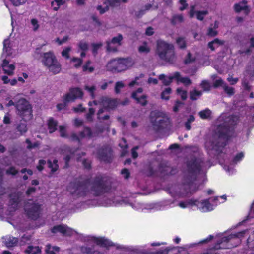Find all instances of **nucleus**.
I'll list each match as a JSON object with an SVG mask.
<instances>
[{
    "mask_svg": "<svg viewBox=\"0 0 254 254\" xmlns=\"http://www.w3.org/2000/svg\"><path fill=\"white\" fill-rule=\"evenodd\" d=\"M237 119L235 117H230L227 114H222L218 118V121L220 123L218 126L215 138H218L219 140L216 144L214 142L207 141L205 147L208 151H215L218 152L220 147H223L224 142L228 139L231 134L230 126L235 124Z\"/></svg>",
    "mask_w": 254,
    "mask_h": 254,
    "instance_id": "obj_1",
    "label": "nucleus"
},
{
    "mask_svg": "<svg viewBox=\"0 0 254 254\" xmlns=\"http://www.w3.org/2000/svg\"><path fill=\"white\" fill-rule=\"evenodd\" d=\"M246 232V231L239 232L227 231L224 233L218 234L215 236L209 235L207 238L202 240L200 243H207L212 239L217 243L213 247V250H211L209 253L204 254H218V253L215 252L217 250L236 246L237 244L240 242L241 238Z\"/></svg>",
    "mask_w": 254,
    "mask_h": 254,
    "instance_id": "obj_2",
    "label": "nucleus"
},
{
    "mask_svg": "<svg viewBox=\"0 0 254 254\" xmlns=\"http://www.w3.org/2000/svg\"><path fill=\"white\" fill-rule=\"evenodd\" d=\"M6 107L15 106L17 114L22 120L25 122L30 121L32 118V108L28 102L23 98L18 99L14 97L10 99L9 97L5 99L4 102Z\"/></svg>",
    "mask_w": 254,
    "mask_h": 254,
    "instance_id": "obj_3",
    "label": "nucleus"
},
{
    "mask_svg": "<svg viewBox=\"0 0 254 254\" xmlns=\"http://www.w3.org/2000/svg\"><path fill=\"white\" fill-rule=\"evenodd\" d=\"M226 200V195L207 199H195L194 206L202 212H207L213 210L218 204L224 202Z\"/></svg>",
    "mask_w": 254,
    "mask_h": 254,
    "instance_id": "obj_4",
    "label": "nucleus"
},
{
    "mask_svg": "<svg viewBox=\"0 0 254 254\" xmlns=\"http://www.w3.org/2000/svg\"><path fill=\"white\" fill-rule=\"evenodd\" d=\"M173 203V201L166 200L162 202L149 204H144L138 202H135L131 206L133 208L139 211H142L144 209H146L153 211H157L165 210L173 207H174Z\"/></svg>",
    "mask_w": 254,
    "mask_h": 254,
    "instance_id": "obj_5",
    "label": "nucleus"
},
{
    "mask_svg": "<svg viewBox=\"0 0 254 254\" xmlns=\"http://www.w3.org/2000/svg\"><path fill=\"white\" fill-rule=\"evenodd\" d=\"M10 41L8 39H5L3 41V52L1 55V58L3 59L1 64V67L4 73L9 76L14 74L15 65L13 64H10L5 58L11 54V48L9 47Z\"/></svg>",
    "mask_w": 254,
    "mask_h": 254,
    "instance_id": "obj_6",
    "label": "nucleus"
},
{
    "mask_svg": "<svg viewBox=\"0 0 254 254\" xmlns=\"http://www.w3.org/2000/svg\"><path fill=\"white\" fill-rule=\"evenodd\" d=\"M157 53L162 60L171 62L174 58V47L172 44L159 40L157 42Z\"/></svg>",
    "mask_w": 254,
    "mask_h": 254,
    "instance_id": "obj_7",
    "label": "nucleus"
},
{
    "mask_svg": "<svg viewBox=\"0 0 254 254\" xmlns=\"http://www.w3.org/2000/svg\"><path fill=\"white\" fill-rule=\"evenodd\" d=\"M42 62L49 70L53 74L59 73L61 70V65L57 60L55 55L51 52L43 54Z\"/></svg>",
    "mask_w": 254,
    "mask_h": 254,
    "instance_id": "obj_8",
    "label": "nucleus"
},
{
    "mask_svg": "<svg viewBox=\"0 0 254 254\" xmlns=\"http://www.w3.org/2000/svg\"><path fill=\"white\" fill-rule=\"evenodd\" d=\"M150 120L153 127L155 129L165 127L169 122L168 118L163 113L157 111L151 112Z\"/></svg>",
    "mask_w": 254,
    "mask_h": 254,
    "instance_id": "obj_9",
    "label": "nucleus"
},
{
    "mask_svg": "<svg viewBox=\"0 0 254 254\" xmlns=\"http://www.w3.org/2000/svg\"><path fill=\"white\" fill-rule=\"evenodd\" d=\"M95 105L99 106V111L98 113V116L99 119H107L108 118V116L105 115L102 116V114L104 112V110H107L108 109H111L117 106V102L114 100H110L107 97L103 98L102 100L99 102V104L97 105L96 101L93 102Z\"/></svg>",
    "mask_w": 254,
    "mask_h": 254,
    "instance_id": "obj_10",
    "label": "nucleus"
},
{
    "mask_svg": "<svg viewBox=\"0 0 254 254\" xmlns=\"http://www.w3.org/2000/svg\"><path fill=\"white\" fill-rule=\"evenodd\" d=\"M51 232L53 233H60L64 236H71L76 233L75 231L64 224L55 226L52 228Z\"/></svg>",
    "mask_w": 254,
    "mask_h": 254,
    "instance_id": "obj_11",
    "label": "nucleus"
},
{
    "mask_svg": "<svg viewBox=\"0 0 254 254\" xmlns=\"http://www.w3.org/2000/svg\"><path fill=\"white\" fill-rule=\"evenodd\" d=\"M68 190L72 194L78 197L86 195L87 192V188L84 185L74 184Z\"/></svg>",
    "mask_w": 254,
    "mask_h": 254,
    "instance_id": "obj_12",
    "label": "nucleus"
},
{
    "mask_svg": "<svg viewBox=\"0 0 254 254\" xmlns=\"http://www.w3.org/2000/svg\"><path fill=\"white\" fill-rule=\"evenodd\" d=\"M134 62L131 59H118L117 72H121L127 70L132 66Z\"/></svg>",
    "mask_w": 254,
    "mask_h": 254,
    "instance_id": "obj_13",
    "label": "nucleus"
},
{
    "mask_svg": "<svg viewBox=\"0 0 254 254\" xmlns=\"http://www.w3.org/2000/svg\"><path fill=\"white\" fill-rule=\"evenodd\" d=\"M83 95V92L79 88H73L70 89L69 92L64 95L65 102H73L76 99L81 98Z\"/></svg>",
    "mask_w": 254,
    "mask_h": 254,
    "instance_id": "obj_14",
    "label": "nucleus"
},
{
    "mask_svg": "<svg viewBox=\"0 0 254 254\" xmlns=\"http://www.w3.org/2000/svg\"><path fill=\"white\" fill-rule=\"evenodd\" d=\"M125 203L124 201L120 197H116L114 200H111L107 198L103 199V202L100 204V205L105 207L117 206L123 205Z\"/></svg>",
    "mask_w": 254,
    "mask_h": 254,
    "instance_id": "obj_15",
    "label": "nucleus"
},
{
    "mask_svg": "<svg viewBox=\"0 0 254 254\" xmlns=\"http://www.w3.org/2000/svg\"><path fill=\"white\" fill-rule=\"evenodd\" d=\"M123 37L119 34L114 37L110 42H107V50L109 51H116L118 47L121 44Z\"/></svg>",
    "mask_w": 254,
    "mask_h": 254,
    "instance_id": "obj_16",
    "label": "nucleus"
},
{
    "mask_svg": "<svg viewBox=\"0 0 254 254\" xmlns=\"http://www.w3.org/2000/svg\"><path fill=\"white\" fill-rule=\"evenodd\" d=\"M29 205L26 204L25 206V210L27 211V214L29 217L32 219H36L39 214L40 210V205L34 203L31 204L30 208H29Z\"/></svg>",
    "mask_w": 254,
    "mask_h": 254,
    "instance_id": "obj_17",
    "label": "nucleus"
},
{
    "mask_svg": "<svg viewBox=\"0 0 254 254\" xmlns=\"http://www.w3.org/2000/svg\"><path fill=\"white\" fill-rule=\"evenodd\" d=\"M208 12L206 10L203 11H197L196 9V6H193L191 7L189 14L190 17H196L197 19L202 20L207 14Z\"/></svg>",
    "mask_w": 254,
    "mask_h": 254,
    "instance_id": "obj_18",
    "label": "nucleus"
},
{
    "mask_svg": "<svg viewBox=\"0 0 254 254\" xmlns=\"http://www.w3.org/2000/svg\"><path fill=\"white\" fill-rule=\"evenodd\" d=\"M91 240L95 244L104 247H108L113 245L112 242L104 237H91Z\"/></svg>",
    "mask_w": 254,
    "mask_h": 254,
    "instance_id": "obj_19",
    "label": "nucleus"
},
{
    "mask_svg": "<svg viewBox=\"0 0 254 254\" xmlns=\"http://www.w3.org/2000/svg\"><path fill=\"white\" fill-rule=\"evenodd\" d=\"M142 89L139 88L138 90L132 93V97L138 103L142 105H145L146 104V97L145 95L142 94Z\"/></svg>",
    "mask_w": 254,
    "mask_h": 254,
    "instance_id": "obj_20",
    "label": "nucleus"
},
{
    "mask_svg": "<svg viewBox=\"0 0 254 254\" xmlns=\"http://www.w3.org/2000/svg\"><path fill=\"white\" fill-rule=\"evenodd\" d=\"M1 80L3 84H10L11 86H15L17 83V81L23 83L25 82L24 79L22 77H18L17 80L15 78L10 79L6 75H3L1 76Z\"/></svg>",
    "mask_w": 254,
    "mask_h": 254,
    "instance_id": "obj_21",
    "label": "nucleus"
},
{
    "mask_svg": "<svg viewBox=\"0 0 254 254\" xmlns=\"http://www.w3.org/2000/svg\"><path fill=\"white\" fill-rule=\"evenodd\" d=\"M126 0H106L107 2H105V5L103 7L99 5L97 7V9L101 13H103L108 9L109 5H115V3L117 2H125Z\"/></svg>",
    "mask_w": 254,
    "mask_h": 254,
    "instance_id": "obj_22",
    "label": "nucleus"
},
{
    "mask_svg": "<svg viewBox=\"0 0 254 254\" xmlns=\"http://www.w3.org/2000/svg\"><path fill=\"white\" fill-rule=\"evenodd\" d=\"M190 167L192 171L196 172L206 169L207 166L203 161L197 160H195Z\"/></svg>",
    "mask_w": 254,
    "mask_h": 254,
    "instance_id": "obj_23",
    "label": "nucleus"
},
{
    "mask_svg": "<svg viewBox=\"0 0 254 254\" xmlns=\"http://www.w3.org/2000/svg\"><path fill=\"white\" fill-rule=\"evenodd\" d=\"M174 77H175V80L177 83H182L185 85H189L191 83V80L187 77H182L181 76L179 72L174 73Z\"/></svg>",
    "mask_w": 254,
    "mask_h": 254,
    "instance_id": "obj_24",
    "label": "nucleus"
},
{
    "mask_svg": "<svg viewBox=\"0 0 254 254\" xmlns=\"http://www.w3.org/2000/svg\"><path fill=\"white\" fill-rule=\"evenodd\" d=\"M3 239L5 245L8 248L14 247L18 242L17 238L13 237L6 236Z\"/></svg>",
    "mask_w": 254,
    "mask_h": 254,
    "instance_id": "obj_25",
    "label": "nucleus"
},
{
    "mask_svg": "<svg viewBox=\"0 0 254 254\" xmlns=\"http://www.w3.org/2000/svg\"><path fill=\"white\" fill-rule=\"evenodd\" d=\"M224 41L221 40L218 38L215 39L214 40L209 42L208 43V47L212 51H214L218 48L219 46L223 45Z\"/></svg>",
    "mask_w": 254,
    "mask_h": 254,
    "instance_id": "obj_26",
    "label": "nucleus"
},
{
    "mask_svg": "<svg viewBox=\"0 0 254 254\" xmlns=\"http://www.w3.org/2000/svg\"><path fill=\"white\" fill-rule=\"evenodd\" d=\"M248 246L249 249L247 251V254H254V230L253 234L248 239Z\"/></svg>",
    "mask_w": 254,
    "mask_h": 254,
    "instance_id": "obj_27",
    "label": "nucleus"
},
{
    "mask_svg": "<svg viewBox=\"0 0 254 254\" xmlns=\"http://www.w3.org/2000/svg\"><path fill=\"white\" fill-rule=\"evenodd\" d=\"M234 8L236 12L244 11L245 13H248L249 11L246 2L245 1H243L241 2L236 4L235 5Z\"/></svg>",
    "mask_w": 254,
    "mask_h": 254,
    "instance_id": "obj_28",
    "label": "nucleus"
},
{
    "mask_svg": "<svg viewBox=\"0 0 254 254\" xmlns=\"http://www.w3.org/2000/svg\"><path fill=\"white\" fill-rule=\"evenodd\" d=\"M185 189H189L188 191H186L185 192L179 194V195L181 197H184L187 196L189 193H192L195 191V185L193 183H189L188 185L185 186Z\"/></svg>",
    "mask_w": 254,
    "mask_h": 254,
    "instance_id": "obj_29",
    "label": "nucleus"
},
{
    "mask_svg": "<svg viewBox=\"0 0 254 254\" xmlns=\"http://www.w3.org/2000/svg\"><path fill=\"white\" fill-rule=\"evenodd\" d=\"M195 199H192L185 201H180L178 203V206L182 209L187 208L190 207L194 206Z\"/></svg>",
    "mask_w": 254,
    "mask_h": 254,
    "instance_id": "obj_30",
    "label": "nucleus"
},
{
    "mask_svg": "<svg viewBox=\"0 0 254 254\" xmlns=\"http://www.w3.org/2000/svg\"><path fill=\"white\" fill-rule=\"evenodd\" d=\"M159 79L162 81L163 84L167 85L171 83L173 80H175V77H174V73L169 76L161 74L159 76Z\"/></svg>",
    "mask_w": 254,
    "mask_h": 254,
    "instance_id": "obj_31",
    "label": "nucleus"
},
{
    "mask_svg": "<svg viewBox=\"0 0 254 254\" xmlns=\"http://www.w3.org/2000/svg\"><path fill=\"white\" fill-rule=\"evenodd\" d=\"M118 66V59H115L109 61L106 65L107 70L111 71H116Z\"/></svg>",
    "mask_w": 254,
    "mask_h": 254,
    "instance_id": "obj_32",
    "label": "nucleus"
},
{
    "mask_svg": "<svg viewBox=\"0 0 254 254\" xmlns=\"http://www.w3.org/2000/svg\"><path fill=\"white\" fill-rule=\"evenodd\" d=\"M45 252L49 254H57L59 252L60 248L57 246H51L50 244H47L45 247Z\"/></svg>",
    "mask_w": 254,
    "mask_h": 254,
    "instance_id": "obj_33",
    "label": "nucleus"
},
{
    "mask_svg": "<svg viewBox=\"0 0 254 254\" xmlns=\"http://www.w3.org/2000/svg\"><path fill=\"white\" fill-rule=\"evenodd\" d=\"M81 251L82 254H106L105 252H102L99 251H92V250L87 247L83 246L81 248Z\"/></svg>",
    "mask_w": 254,
    "mask_h": 254,
    "instance_id": "obj_34",
    "label": "nucleus"
},
{
    "mask_svg": "<svg viewBox=\"0 0 254 254\" xmlns=\"http://www.w3.org/2000/svg\"><path fill=\"white\" fill-rule=\"evenodd\" d=\"M24 252L25 253L28 254H38L41 253V248L39 246L33 247L32 246H29Z\"/></svg>",
    "mask_w": 254,
    "mask_h": 254,
    "instance_id": "obj_35",
    "label": "nucleus"
},
{
    "mask_svg": "<svg viewBox=\"0 0 254 254\" xmlns=\"http://www.w3.org/2000/svg\"><path fill=\"white\" fill-rule=\"evenodd\" d=\"M47 124L50 133H53L56 130L57 123L53 118H50L48 120Z\"/></svg>",
    "mask_w": 254,
    "mask_h": 254,
    "instance_id": "obj_36",
    "label": "nucleus"
},
{
    "mask_svg": "<svg viewBox=\"0 0 254 254\" xmlns=\"http://www.w3.org/2000/svg\"><path fill=\"white\" fill-rule=\"evenodd\" d=\"M91 191L93 194L99 195L103 191V186L101 184H98L93 188Z\"/></svg>",
    "mask_w": 254,
    "mask_h": 254,
    "instance_id": "obj_37",
    "label": "nucleus"
},
{
    "mask_svg": "<svg viewBox=\"0 0 254 254\" xmlns=\"http://www.w3.org/2000/svg\"><path fill=\"white\" fill-rule=\"evenodd\" d=\"M150 47L146 43H143L138 48V50L141 53H147L150 51Z\"/></svg>",
    "mask_w": 254,
    "mask_h": 254,
    "instance_id": "obj_38",
    "label": "nucleus"
},
{
    "mask_svg": "<svg viewBox=\"0 0 254 254\" xmlns=\"http://www.w3.org/2000/svg\"><path fill=\"white\" fill-rule=\"evenodd\" d=\"M93 136L91 131L89 128H85L84 131L80 135L79 137H76L77 139L82 137Z\"/></svg>",
    "mask_w": 254,
    "mask_h": 254,
    "instance_id": "obj_39",
    "label": "nucleus"
},
{
    "mask_svg": "<svg viewBox=\"0 0 254 254\" xmlns=\"http://www.w3.org/2000/svg\"><path fill=\"white\" fill-rule=\"evenodd\" d=\"M202 95V92L196 90H193L190 92V97L192 100H196L199 98Z\"/></svg>",
    "mask_w": 254,
    "mask_h": 254,
    "instance_id": "obj_40",
    "label": "nucleus"
},
{
    "mask_svg": "<svg viewBox=\"0 0 254 254\" xmlns=\"http://www.w3.org/2000/svg\"><path fill=\"white\" fill-rule=\"evenodd\" d=\"M82 60L80 58H73L71 59V63L76 68L80 67L82 64Z\"/></svg>",
    "mask_w": 254,
    "mask_h": 254,
    "instance_id": "obj_41",
    "label": "nucleus"
},
{
    "mask_svg": "<svg viewBox=\"0 0 254 254\" xmlns=\"http://www.w3.org/2000/svg\"><path fill=\"white\" fill-rule=\"evenodd\" d=\"M171 92V89L169 87L166 88L161 93V98L164 100H168Z\"/></svg>",
    "mask_w": 254,
    "mask_h": 254,
    "instance_id": "obj_42",
    "label": "nucleus"
},
{
    "mask_svg": "<svg viewBox=\"0 0 254 254\" xmlns=\"http://www.w3.org/2000/svg\"><path fill=\"white\" fill-rule=\"evenodd\" d=\"M30 24L31 28L34 31H36L39 28V24L37 19L36 18H32L30 20Z\"/></svg>",
    "mask_w": 254,
    "mask_h": 254,
    "instance_id": "obj_43",
    "label": "nucleus"
},
{
    "mask_svg": "<svg viewBox=\"0 0 254 254\" xmlns=\"http://www.w3.org/2000/svg\"><path fill=\"white\" fill-rule=\"evenodd\" d=\"M244 157V154L243 152H239L237 153L233 159V163L236 164L241 161Z\"/></svg>",
    "mask_w": 254,
    "mask_h": 254,
    "instance_id": "obj_44",
    "label": "nucleus"
},
{
    "mask_svg": "<svg viewBox=\"0 0 254 254\" xmlns=\"http://www.w3.org/2000/svg\"><path fill=\"white\" fill-rule=\"evenodd\" d=\"M64 3L63 0H55L51 3L52 7L54 10H57L59 7Z\"/></svg>",
    "mask_w": 254,
    "mask_h": 254,
    "instance_id": "obj_45",
    "label": "nucleus"
},
{
    "mask_svg": "<svg viewBox=\"0 0 254 254\" xmlns=\"http://www.w3.org/2000/svg\"><path fill=\"white\" fill-rule=\"evenodd\" d=\"M17 129L18 131L22 134L26 133L27 131V125L25 123H21L17 126Z\"/></svg>",
    "mask_w": 254,
    "mask_h": 254,
    "instance_id": "obj_46",
    "label": "nucleus"
},
{
    "mask_svg": "<svg viewBox=\"0 0 254 254\" xmlns=\"http://www.w3.org/2000/svg\"><path fill=\"white\" fill-rule=\"evenodd\" d=\"M211 114V112L209 109H205L199 112V114L202 119L208 118Z\"/></svg>",
    "mask_w": 254,
    "mask_h": 254,
    "instance_id": "obj_47",
    "label": "nucleus"
},
{
    "mask_svg": "<svg viewBox=\"0 0 254 254\" xmlns=\"http://www.w3.org/2000/svg\"><path fill=\"white\" fill-rule=\"evenodd\" d=\"M177 93L179 95L183 100H185L187 97V92L186 90L183 89L182 88H178L177 89Z\"/></svg>",
    "mask_w": 254,
    "mask_h": 254,
    "instance_id": "obj_48",
    "label": "nucleus"
},
{
    "mask_svg": "<svg viewBox=\"0 0 254 254\" xmlns=\"http://www.w3.org/2000/svg\"><path fill=\"white\" fill-rule=\"evenodd\" d=\"M91 62L90 61H88L85 65L83 66V70L84 71H86L88 72H92L94 70V67L90 66Z\"/></svg>",
    "mask_w": 254,
    "mask_h": 254,
    "instance_id": "obj_49",
    "label": "nucleus"
},
{
    "mask_svg": "<svg viewBox=\"0 0 254 254\" xmlns=\"http://www.w3.org/2000/svg\"><path fill=\"white\" fill-rule=\"evenodd\" d=\"M195 120L193 116H190L188 119L187 121L185 123V127L187 130H190L191 129L190 123L193 122Z\"/></svg>",
    "mask_w": 254,
    "mask_h": 254,
    "instance_id": "obj_50",
    "label": "nucleus"
},
{
    "mask_svg": "<svg viewBox=\"0 0 254 254\" xmlns=\"http://www.w3.org/2000/svg\"><path fill=\"white\" fill-rule=\"evenodd\" d=\"M71 50V48L69 47L65 48L62 52V56L66 59L69 58V53Z\"/></svg>",
    "mask_w": 254,
    "mask_h": 254,
    "instance_id": "obj_51",
    "label": "nucleus"
},
{
    "mask_svg": "<svg viewBox=\"0 0 254 254\" xmlns=\"http://www.w3.org/2000/svg\"><path fill=\"white\" fill-rule=\"evenodd\" d=\"M57 163V161L56 160H54L53 161V163H52V162L50 161L48 162L49 167L51 169V171L52 172H54L57 170L58 165Z\"/></svg>",
    "mask_w": 254,
    "mask_h": 254,
    "instance_id": "obj_52",
    "label": "nucleus"
},
{
    "mask_svg": "<svg viewBox=\"0 0 254 254\" xmlns=\"http://www.w3.org/2000/svg\"><path fill=\"white\" fill-rule=\"evenodd\" d=\"M223 168L229 174H232L235 172V169L233 165H231L230 166L225 165L223 166Z\"/></svg>",
    "mask_w": 254,
    "mask_h": 254,
    "instance_id": "obj_53",
    "label": "nucleus"
},
{
    "mask_svg": "<svg viewBox=\"0 0 254 254\" xmlns=\"http://www.w3.org/2000/svg\"><path fill=\"white\" fill-rule=\"evenodd\" d=\"M196 59L195 57L192 56L190 53H188L187 57L185 60V62L186 64H189L193 61H194Z\"/></svg>",
    "mask_w": 254,
    "mask_h": 254,
    "instance_id": "obj_54",
    "label": "nucleus"
},
{
    "mask_svg": "<svg viewBox=\"0 0 254 254\" xmlns=\"http://www.w3.org/2000/svg\"><path fill=\"white\" fill-rule=\"evenodd\" d=\"M70 102H65L64 100V96L63 97V103H59L57 105V108L59 111L62 110V109H64L67 104L69 103Z\"/></svg>",
    "mask_w": 254,
    "mask_h": 254,
    "instance_id": "obj_55",
    "label": "nucleus"
},
{
    "mask_svg": "<svg viewBox=\"0 0 254 254\" xmlns=\"http://www.w3.org/2000/svg\"><path fill=\"white\" fill-rule=\"evenodd\" d=\"M124 86L125 84L122 81L117 82L116 84L115 88L116 93H119L120 92L121 89Z\"/></svg>",
    "mask_w": 254,
    "mask_h": 254,
    "instance_id": "obj_56",
    "label": "nucleus"
},
{
    "mask_svg": "<svg viewBox=\"0 0 254 254\" xmlns=\"http://www.w3.org/2000/svg\"><path fill=\"white\" fill-rule=\"evenodd\" d=\"M85 89L87 90L90 95L93 98L94 97V92L95 90V87L94 86L86 85Z\"/></svg>",
    "mask_w": 254,
    "mask_h": 254,
    "instance_id": "obj_57",
    "label": "nucleus"
},
{
    "mask_svg": "<svg viewBox=\"0 0 254 254\" xmlns=\"http://www.w3.org/2000/svg\"><path fill=\"white\" fill-rule=\"evenodd\" d=\"M217 34L218 32L216 29H214L213 28L210 27L208 29L207 35L210 37H214L217 35Z\"/></svg>",
    "mask_w": 254,
    "mask_h": 254,
    "instance_id": "obj_58",
    "label": "nucleus"
},
{
    "mask_svg": "<svg viewBox=\"0 0 254 254\" xmlns=\"http://www.w3.org/2000/svg\"><path fill=\"white\" fill-rule=\"evenodd\" d=\"M15 6H19L26 3L27 0H9Z\"/></svg>",
    "mask_w": 254,
    "mask_h": 254,
    "instance_id": "obj_59",
    "label": "nucleus"
},
{
    "mask_svg": "<svg viewBox=\"0 0 254 254\" xmlns=\"http://www.w3.org/2000/svg\"><path fill=\"white\" fill-rule=\"evenodd\" d=\"M223 88H224L225 91L229 95H231L234 93V88L232 87H228L226 84L224 85Z\"/></svg>",
    "mask_w": 254,
    "mask_h": 254,
    "instance_id": "obj_60",
    "label": "nucleus"
},
{
    "mask_svg": "<svg viewBox=\"0 0 254 254\" xmlns=\"http://www.w3.org/2000/svg\"><path fill=\"white\" fill-rule=\"evenodd\" d=\"M201 87L204 89V91H208L210 90V85L209 82L207 81H203L201 84Z\"/></svg>",
    "mask_w": 254,
    "mask_h": 254,
    "instance_id": "obj_61",
    "label": "nucleus"
},
{
    "mask_svg": "<svg viewBox=\"0 0 254 254\" xmlns=\"http://www.w3.org/2000/svg\"><path fill=\"white\" fill-rule=\"evenodd\" d=\"M183 17L181 15H175L173 17L172 19V22L176 24L178 22H180L183 21Z\"/></svg>",
    "mask_w": 254,
    "mask_h": 254,
    "instance_id": "obj_62",
    "label": "nucleus"
},
{
    "mask_svg": "<svg viewBox=\"0 0 254 254\" xmlns=\"http://www.w3.org/2000/svg\"><path fill=\"white\" fill-rule=\"evenodd\" d=\"M177 43L178 45V46L181 48H183L185 47L186 43L184 39L182 38H179L177 39Z\"/></svg>",
    "mask_w": 254,
    "mask_h": 254,
    "instance_id": "obj_63",
    "label": "nucleus"
},
{
    "mask_svg": "<svg viewBox=\"0 0 254 254\" xmlns=\"http://www.w3.org/2000/svg\"><path fill=\"white\" fill-rule=\"evenodd\" d=\"M224 85L225 84H224L223 81L221 78L217 79L214 82V85L215 87L222 86L223 87Z\"/></svg>",
    "mask_w": 254,
    "mask_h": 254,
    "instance_id": "obj_64",
    "label": "nucleus"
}]
</instances>
